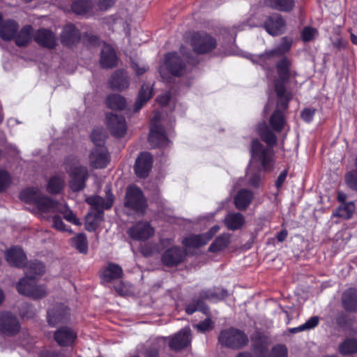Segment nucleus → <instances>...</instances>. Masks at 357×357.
I'll list each match as a JSON object with an SVG mask.
<instances>
[{
    "label": "nucleus",
    "instance_id": "f257e3e1",
    "mask_svg": "<svg viewBox=\"0 0 357 357\" xmlns=\"http://www.w3.org/2000/svg\"><path fill=\"white\" fill-rule=\"evenodd\" d=\"M20 199L26 203L33 205L32 211L40 218H45L49 213L59 212L69 222L80 225L79 220L66 204L54 202L41 193L36 188H29L21 192Z\"/></svg>",
    "mask_w": 357,
    "mask_h": 357
},
{
    "label": "nucleus",
    "instance_id": "f03ea898",
    "mask_svg": "<svg viewBox=\"0 0 357 357\" xmlns=\"http://www.w3.org/2000/svg\"><path fill=\"white\" fill-rule=\"evenodd\" d=\"M250 152L251 159L246 177L250 185L258 187L261 178L260 174L253 172L252 168L254 165L260 164L261 170L271 171L274 164V155L271 147H264L257 139L252 141Z\"/></svg>",
    "mask_w": 357,
    "mask_h": 357
},
{
    "label": "nucleus",
    "instance_id": "7ed1b4c3",
    "mask_svg": "<svg viewBox=\"0 0 357 357\" xmlns=\"http://www.w3.org/2000/svg\"><path fill=\"white\" fill-rule=\"evenodd\" d=\"M45 271L43 264L38 261L29 263L25 267V277L20 280L17 289L20 294L37 299L45 296L47 291L44 286L36 285L35 278Z\"/></svg>",
    "mask_w": 357,
    "mask_h": 357
},
{
    "label": "nucleus",
    "instance_id": "20e7f679",
    "mask_svg": "<svg viewBox=\"0 0 357 357\" xmlns=\"http://www.w3.org/2000/svg\"><path fill=\"white\" fill-rule=\"evenodd\" d=\"M114 199L110 193V189L107 191L106 199L99 196H92L86 199V202L91 205V210L86 217V229L94 231L100 224L103 218V211L112 207Z\"/></svg>",
    "mask_w": 357,
    "mask_h": 357
},
{
    "label": "nucleus",
    "instance_id": "39448f33",
    "mask_svg": "<svg viewBox=\"0 0 357 357\" xmlns=\"http://www.w3.org/2000/svg\"><path fill=\"white\" fill-rule=\"evenodd\" d=\"M290 47V42L286 38H283L277 47L266 51L261 54L254 55L252 56L251 60L253 63H257L265 68L266 66L272 64L275 58L280 57L287 52Z\"/></svg>",
    "mask_w": 357,
    "mask_h": 357
},
{
    "label": "nucleus",
    "instance_id": "423d86ee",
    "mask_svg": "<svg viewBox=\"0 0 357 357\" xmlns=\"http://www.w3.org/2000/svg\"><path fill=\"white\" fill-rule=\"evenodd\" d=\"M219 341L222 345L237 349L247 344L248 337L241 331L231 328L220 333Z\"/></svg>",
    "mask_w": 357,
    "mask_h": 357
},
{
    "label": "nucleus",
    "instance_id": "0eeeda50",
    "mask_svg": "<svg viewBox=\"0 0 357 357\" xmlns=\"http://www.w3.org/2000/svg\"><path fill=\"white\" fill-rule=\"evenodd\" d=\"M125 205L128 208L143 213L146 203L141 190L135 186H130L126 192Z\"/></svg>",
    "mask_w": 357,
    "mask_h": 357
},
{
    "label": "nucleus",
    "instance_id": "6e6552de",
    "mask_svg": "<svg viewBox=\"0 0 357 357\" xmlns=\"http://www.w3.org/2000/svg\"><path fill=\"white\" fill-rule=\"evenodd\" d=\"M158 118L155 116L151 120V128L149 139L152 146H166L168 145L169 141L167 139L163 128L158 126Z\"/></svg>",
    "mask_w": 357,
    "mask_h": 357
},
{
    "label": "nucleus",
    "instance_id": "1a4fd4ad",
    "mask_svg": "<svg viewBox=\"0 0 357 357\" xmlns=\"http://www.w3.org/2000/svg\"><path fill=\"white\" fill-rule=\"evenodd\" d=\"M129 236L137 241H146L153 236L154 229L148 222H139L128 231Z\"/></svg>",
    "mask_w": 357,
    "mask_h": 357
},
{
    "label": "nucleus",
    "instance_id": "9d476101",
    "mask_svg": "<svg viewBox=\"0 0 357 357\" xmlns=\"http://www.w3.org/2000/svg\"><path fill=\"white\" fill-rule=\"evenodd\" d=\"M20 330V324L15 317L10 312H4L0 314V333L11 335Z\"/></svg>",
    "mask_w": 357,
    "mask_h": 357
},
{
    "label": "nucleus",
    "instance_id": "9b49d317",
    "mask_svg": "<svg viewBox=\"0 0 357 357\" xmlns=\"http://www.w3.org/2000/svg\"><path fill=\"white\" fill-rule=\"evenodd\" d=\"M220 227L215 225L205 234L190 235L183 241V244L189 248H197L206 244L219 231Z\"/></svg>",
    "mask_w": 357,
    "mask_h": 357
},
{
    "label": "nucleus",
    "instance_id": "f8f14e48",
    "mask_svg": "<svg viewBox=\"0 0 357 357\" xmlns=\"http://www.w3.org/2000/svg\"><path fill=\"white\" fill-rule=\"evenodd\" d=\"M70 176V186L73 191H79L84 188L87 178V169L84 167L74 166L68 169Z\"/></svg>",
    "mask_w": 357,
    "mask_h": 357
},
{
    "label": "nucleus",
    "instance_id": "ddd939ff",
    "mask_svg": "<svg viewBox=\"0 0 357 357\" xmlns=\"http://www.w3.org/2000/svg\"><path fill=\"white\" fill-rule=\"evenodd\" d=\"M192 43L195 51L199 54L206 53L215 47V40L206 34H195Z\"/></svg>",
    "mask_w": 357,
    "mask_h": 357
},
{
    "label": "nucleus",
    "instance_id": "4468645a",
    "mask_svg": "<svg viewBox=\"0 0 357 357\" xmlns=\"http://www.w3.org/2000/svg\"><path fill=\"white\" fill-rule=\"evenodd\" d=\"M191 342V331L189 327H185L173 336L169 341V347L175 351L188 347Z\"/></svg>",
    "mask_w": 357,
    "mask_h": 357
},
{
    "label": "nucleus",
    "instance_id": "2eb2a0df",
    "mask_svg": "<svg viewBox=\"0 0 357 357\" xmlns=\"http://www.w3.org/2000/svg\"><path fill=\"white\" fill-rule=\"evenodd\" d=\"M107 124L112 133L117 137H123L126 132L125 119L116 114H108L106 117Z\"/></svg>",
    "mask_w": 357,
    "mask_h": 357
},
{
    "label": "nucleus",
    "instance_id": "dca6fc26",
    "mask_svg": "<svg viewBox=\"0 0 357 357\" xmlns=\"http://www.w3.org/2000/svg\"><path fill=\"white\" fill-rule=\"evenodd\" d=\"M266 31L271 36H278L285 30V21L278 14L270 16L264 22Z\"/></svg>",
    "mask_w": 357,
    "mask_h": 357
},
{
    "label": "nucleus",
    "instance_id": "f3484780",
    "mask_svg": "<svg viewBox=\"0 0 357 357\" xmlns=\"http://www.w3.org/2000/svg\"><path fill=\"white\" fill-rule=\"evenodd\" d=\"M69 310L65 305L60 304L54 306L47 312L48 323L51 326L63 323L69 318Z\"/></svg>",
    "mask_w": 357,
    "mask_h": 357
},
{
    "label": "nucleus",
    "instance_id": "a211bd4d",
    "mask_svg": "<svg viewBox=\"0 0 357 357\" xmlns=\"http://www.w3.org/2000/svg\"><path fill=\"white\" fill-rule=\"evenodd\" d=\"M185 252L178 247H172L167 249L162 256V261L164 264L172 266L183 261Z\"/></svg>",
    "mask_w": 357,
    "mask_h": 357
},
{
    "label": "nucleus",
    "instance_id": "6ab92c4d",
    "mask_svg": "<svg viewBox=\"0 0 357 357\" xmlns=\"http://www.w3.org/2000/svg\"><path fill=\"white\" fill-rule=\"evenodd\" d=\"M165 67L173 75L181 76L184 72V66L176 53L166 55Z\"/></svg>",
    "mask_w": 357,
    "mask_h": 357
},
{
    "label": "nucleus",
    "instance_id": "aec40b11",
    "mask_svg": "<svg viewBox=\"0 0 357 357\" xmlns=\"http://www.w3.org/2000/svg\"><path fill=\"white\" fill-rule=\"evenodd\" d=\"M151 155L147 152L141 153L135 162V171L136 174L142 178L146 177L151 168Z\"/></svg>",
    "mask_w": 357,
    "mask_h": 357
},
{
    "label": "nucleus",
    "instance_id": "412c9836",
    "mask_svg": "<svg viewBox=\"0 0 357 357\" xmlns=\"http://www.w3.org/2000/svg\"><path fill=\"white\" fill-rule=\"evenodd\" d=\"M77 333L68 327H61L54 333V340L60 346L71 345L77 338Z\"/></svg>",
    "mask_w": 357,
    "mask_h": 357
},
{
    "label": "nucleus",
    "instance_id": "4be33fe9",
    "mask_svg": "<svg viewBox=\"0 0 357 357\" xmlns=\"http://www.w3.org/2000/svg\"><path fill=\"white\" fill-rule=\"evenodd\" d=\"M91 165L93 168H104L109 162L108 153L104 147H96L89 156Z\"/></svg>",
    "mask_w": 357,
    "mask_h": 357
},
{
    "label": "nucleus",
    "instance_id": "5701e85b",
    "mask_svg": "<svg viewBox=\"0 0 357 357\" xmlns=\"http://www.w3.org/2000/svg\"><path fill=\"white\" fill-rule=\"evenodd\" d=\"M7 262L13 266H22L26 260L23 250L17 247H13L6 252Z\"/></svg>",
    "mask_w": 357,
    "mask_h": 357
},
{
    "label": "nucleus",
    "instance_id": "b1692460",
    "mask_svg": "<svg viewBox=\"0 0 357 357\" xmlns=\"http://www.w3.org/2000/svg\"><path fill=\"white\" fill-rule=\"evenodd\" d=\"M123 275V271L119 265L109 263L101 271L100 275L105 282H110L114 280L121 278Z\"/></svg>",
    "mask_w": 357,
    "mask_h": 357
},
{
    "label": "nucleus",
    "instance_id": "393cba45",
    "mask_svg": "<svg viewBox=\"0 0 357 357\" xmlns=\"http://www.w3.org/2000/svg\"><path fill=\"white\" fill-rule=\"evenodd\" d=\"M117 57L113 48L104 44L100 56V64L103 68H112L116 65Z\"/></svg>",
    "mask_w": 357,
    "mask_h": 357
},
{
    "label": "nucleus",
    "instance_id": "a878e982",
    "mask_svg": "<svg viewBox=\"0 0 357 357\" xmlns=\"http://www.w3.org/2000/svg\"><path fill=\"white\" fill-rule=\"evenodd\" d=\"M80 33L78 29L73 24L66 25L63 30L61 40L65 45H72L79 40Z\"/></svg>",
    "mask_w": 357,
    "mask_h": 357
},
{
    "label": "nucleus",
    "instance_id": "bb28decb",
    "mask_svg": "<svg viewBox=\"0 0 357 357\" xmlns=\"http://www.w3.org/2000/svg\"><path fill=\"white\" fill-rule=\"evenodd\" d=\"M344 309L349 312H357V289L350 288L346 290L342 298Z\"/></svg>",
    "mask_w": 357,
    "mask_h": 357
},
{
    "label": "nucleus",
    "instance_id": "cd10ccee",
    "mask_svg": "<svg viewBox=\"0 0 357 357\" xmlns=\"http://www.w3.org/2000/svg\"><path fill=\"white\" fill-rule=\"evenodd\" d=\"M35 40L39 45L49 48H52L56 45L54 34L47 29L39 30L35 36Z\"/></svg>",
    "mask_w": 357,
    "mask_h": 357
},
{
    "label": "nucleus",
    "instance_id": "c85d7f7f",
    "mask_svg": "<svg viewBox=\"0 0 357 357\" xmlns=\"http://www.w3.org/2000/svg\"><path fill=\"white\" fill-rule=\"evenodd\" d=\"M18 29L17 24L13 20H7L0 25V37L4 40L14 38Z\"/></svg>",
    "mask_w": 357,
    "mask_h": 357
},
{
    "label": "nucleus",
    "instance_id": "c756f323",
    "mask_svg": "<svg viewBox=\"0 0 357 357\" xmlns=\"http://www.w3.org/2000/svg\"><path fill=\"white\" fill-rule=\"evenodd\" d=\"M253 194L248 190H241L234 197L236 207L239 210L245 209L251 203Z\"/></svg>",
    "mask_w": 357,
    "mask_h": 357
},
{
    "label": "nucleus",
    "instance_id": "7c9ffc66",
    "mask_svg": "<svg viewBox=\"0 0 357 357\" xmlns=\"http://www.w3.org/2000/svg\"><path fill=\"white\" fill-rule=\"evenodd\" d=\"M128 75L123 70L117 71L110 81L111 86L116 90H123L128 88Z\"/></svg>",
    "mask_w": 357,
    "mask_h": 357
},
{
    "label": "nucleus",
    "instance_id": "2f4dec72",
    "mask_svg": "<svg viewBox=\"0 0 357 357\" xmlns=\"http://www.w3.org/2000/svg\"><path fill=\"white\" fill-rule=\"evenodd\" d=\"M244 222V217L239 213H229L225 218V223L226 226L231 230H236L241 228Z\"/></svg>",
    "mask_w": 357,
    "mask_h": 357
},
{
    "label": "nucleus",
    "instance_id": "473e14b6",
    "mask_svg": "<svg viewBox=\"0 0 357 357\" xmlns=\"http://www.w3.org/2000/svg\"><path fill=\"white\" fill-rule=\"evenodd\" d=\"M152 96V86L149 84L142 85L137 100L135 104V110H139L144 104L148 101Z\"/></svg>",
    "mask_w": 357,
    "mask_h": 357
},
{
    "label": "nucleus",
    "instance_id": "72a5a7b5",
    "mask_svg": "<svg viewBox=\"0 0 357 357\" xmlns=\"http://www.w3.org/2000/svg\"><path fill=\"white\" fill-rule=\"evenodd\" d=\"M70 243L72 247L79 252L86 254L88 252V241L86 236L83 234H78L70 239Z\"/></svg>",
    "mask_w": 357,
    "mask_h": 357
},
{
    "label": "nucleus",
    "instance_id": "f704fd0d",
    "mask_svg": "<svg viewBox=\"0 0 357 357\" xmlns=\"http://www.w3.org/2000/svg\"><path fill=\"white\" fill-rule=\"evenodd\" d=\"M230 242V235L223 234L217 237L209 247V251L218 252L227 247Z\"/></svg>",
    "mask_w": 357,
    "mask_h": 357
},
{
    "label": "nucleus",
    "instance_id": "c9c22d12",
    "mask_svg": "<svg viewBox=\"0 0 357 357\" xmlns=\"http://www.w3.org/2000/svg\"><path fill=\"white\" fill-rule=\"evenodd\" d=\"M339 351L344 356L357 353V340L354 338L345 339L340 344Z\"/></svg>",
    "mask_w": 357,
    "mask_h": 357
},
{
    "label": "nucleus",
    "instance_id": "e433bc0d",
    "mask_svg": "<svg viewBox=\"0 0 357 357\" xmlns=\"http://www.w3.org/2000/svg\"><path fill=\"white\" fill-rule=\"evenodd\" d=\"M355 206L352 202L342 203L333 213L334 216L349 219L354 212Z\"/></svg>",
    "mask_w": 357,
    "mask_h": 357
},
{
    "label": "nucleus",
    "instance_id": "4c0bfd02",
    "mask_svg": "<svg viewBox=\"0 0 357 357\" xmlns=\"http://www.w3.org/2000/svg\"><path fill=\"white\" fill-rule=\"evenodd\" d=\"M266 4L280 11H290L294 6L293 0H266Z\"/></svg>",
    "mask_w": 357,
    "mask_h": 357
},
{
    "label": "nucleus",
    "instance_id": "58836bf2",
    "mask_svg": "<svg viewBox=\"0 0 357 357\" xmlns=\"http://www.w3.org/2000/svg\"><path fill=\"white\" fill-rule=\"evenodd\" d=\"M33 29L31 26H24L20 33L15 36V43L18 46L26 45L31 40Z\"/></svg>",
    "mask_w": 357,
    "mask_h": 357
},
{
    "label": "nucleus",
    "instance_id": "ea45409f",
    "mask_svg": "<svg viewBox=\"0 0 357 357\" xmlns=\"http://www.w3.org/2000/svg\"><path fill=\"white\" fill-rule=\"evenodd\" d=\"M64 184V178L61 176H55L48 182L47 190L50 193L56 194L61 191Z\"/></svg>",
    "mask_w": 357,
    "mask_h": 357
},
{
    "label": "nucleus",
    "instance_id": "a19ab883",
    "mask_svg": "<svg viewBox=\"0 0 357 357\" xmlns=\"http://www.w3.org/2000/svg\"><path fill=\"white\" fill-rule=\"evenodd\" d=\"M106 104L112 109H122L126 105V100L120 95L114 94L107 97Z\"/></svg>",
    "mask_w": 357,
    "mask_h": 357
},
{
    "label": "nucleus",
    "instance_id": "79ce46f5",
    "mask_svg": "<svg viewBox=\"0 0 357 357\" xmlns=\"http://www.w3.org/2000/svg\"><path fill=\"white\" fill-rule=\"evenodd\" d=\"M259 134L262 139L266 142L269 146L273 145L276 142L275 135L269 130L268 128L265 123L259 125L258 126Z\"/></svg>",
    "mask_w": 357,
    "mask_h": 357
},
{
    "label": "nucleus",
    "instance_id": "37998d69",
    "mask_svg": "<svg viewBox=\"0 0 357 357\" xmlns=\"http://www.w3.org/2000/svg\"><path fill=\"white\" fill-rule=\"evenodd\" d=\"M291 63L286 57H284L280 60L277 64V71L279 77L282 80H285L288 78L289 75V68Z\"/></svg>",
    "mask_w": 357,
    "mask_h": 357
},
{
    "label": "nucleus",
    "instance_id": "c03bdc74",
    "mask_svg": "<svg viewBox=\"0 0 357 357\" xmlns=\"http://www.w3.org/2000/svg\"><path fill=\"white\" fill-rule=\"evenodd\" d=\"M284 119L283 114L276 110L271 116L270 124L275 131H280L284 126Z\"/></svg>",
    "mask_w": 357,
    "mask_h": 357
},
{
    "label": "nucleus",
    "instance_id": "a18cd8bd",
    "mask_svg": "<svg viewBox=\"0 0 357 357\" xmlns=\"http://www.w3.org/2000/svg\"><path fill=\"white\" fill-rule=\"evenodd\" d=\"M91 1L89 0H80L75 1L72 6L73 13L77 15H83L87 13L91 8Z\"/></svg>",
    "mask_w": 357,
    "mask_h": 357
},
{
    "label": "nucleus",
    "instance_id": "49530a36",
    "mask_svg": "<svg viewBox=\"0 0 357 357\" xmlns=\"http://www.w3.org/2000/svg\"><path fill=\"white\" fill-rule=\"evenodd\" d=\"M319 318L317 316H314L309 319L305 324L301 325L298 327L293 328L290 329L291 333H297L304 330H310L315 326H317L319 324Z\"/></svg>",
    "mask_w": 357,
    "mask_h": 357
},
{
    "label": "nucleus",
    "instance_id": "de8ad7c7",
    "mask_svg": "<svg viewBox=\"0 0 357 357\" xmlns=\"http://www.w3.org/2000/svg\"><path fill=\"white\" fill-rule=\"evenodd\" d=\"M275 91L277 92L279 100L278 106L281 107L284 109H287L288 106V102L290 99L289 94L284 93L283 86H275Z\"/></svg>",
    "mask_w": 357,
    "mask_h": 357
},
{
    "label": "nucleus",
    "instance_id": "09e8293b",
    "mask_svg": "<svg viewBox=\"0 0 357 357\" xmlns=\"http://www.w3.org/2000/svg\"><path fill=\"white\" fill-rule=\"evenodd\" d=\"M105 134L102 129H96L91 134V139L97 147H103L102 145L104 143Z\"/></svg>",
    "mask_w": 357,
    "mask_h": 357
},
{
    "label": "nucleus",
    "instance_id": "8fccbe9b",
    "mask_svg": "<svg viewBox=\"0 0 357 357\" xmlns=\"http://www.w3.org/2000/svg\"><path fill=\"white\" fill-rule=\"evenodd\" d=\"M317 36V29L311 26L305 27L301 34L302 39L305 42H308L313 40Z\"/></svg>",
    "mask_w": 357,
    "mask_h": 357
},
{
    "label": "nucleus",
    "instance_id": "3c124183",
    "mask_svg": "<svg viewBox=\"0 0 357 357\" xmlns=\"http://www.w3.org/2000/svg\"><path fill=\"white\" fill-rule=\"evenodd\" d=\"M287 349L282 344H278L273 347L270 354V357H287Z\"/></svg>",
    "mask_w": 357,
    "mask_h": 357
},
{
    "label": "nucleus",
    "instance_id": "603ef678",
    "mask_svg": "<svg viewBox=\"0 0 357 357\" xmlns=\"http://www.w3.org/2000/svg\"><path fill=\"white\" fill-rule=\"evenodd\" d=\"M11 182L10 176L6 171L0 169V192L6 190Z\"/></svg>",
    "mask_w": 357,
    "mask_h": 357
},
{
    "label": "nucleus",
    "instance_id": "864d4df0",
    "mask_svg": "<svg viewBox=\"0 0 357 357\" xmlns=\"http://www.w3.org/2000/svg\"><path fill=\"white\" fill-rule=\"evenodd\" d=\"M345 181L348 186L357 190V172H351L346 174Z\"/></svg>",
    "mask_w": 357,
    "mask_h": 357
},
{
    "label": "nucleus",
    "instance_id": "5fc2aeb1",
    "mask_svg": "<svg viewBox=\"0 0 357 357\" xmlns=\"http://www.w3.org/2000/svg\"><path fill=\"white\" fill-rule=\"evenodd\" d=\"M53 227L61 231H68L72 233V230L67 228L63 220L59 215H54L53 218Z\"/></svg>",
    "mask_w": 357,
    "mask_h": 357
},
{
    "label": "nucleus",
    "instance_id": "6e6d98bb",
    "mask_svg": "<svg viewBox=\"0 0 357 357\" xmlns=\"http://www.w3.org/2000/svg\"><path fill=\"white\" fill-rule=\"evenodd\" d=\"M195 327L201 332H206L212 328V323L210 319H207L200 324H195Z\"/></svg>",
    "mask_w": 357,
    "mask_h": 357
},
{
    "label": "nucleus",
    "instance_id": "4d7b16f0",
    "mask_svg": "<svg viewBox=\"0 0 357 357\" xmlns=\"http://www.w3.org/2000/svg\"><path fill=\"white\" fill-rule=\"evenodd\" d=\"M314 113L315 109H305L301 112V117L305 121L310 122L312 120Z\"/></svg>",
    "mask_w": 357,
    "mask_h": 357
},
{
    "label": "nucleus",
    "instance_id": "13d9d810",
    "mask_svg": "<svg viewBox=\"0 0 357 357\" xmlns=\"http://www.w3.org/2000/svg\"><path fill=\"white\" fill-rule=\"evenodd\" d=\"M202 302L199 301L197 303L196 306H195L194 305H191V304L188 305L186 307V312L188 314H192L194 312H195L197 310H202Z\"/></svg>",
    "mask_w": 357,
    "mask_h": 357
},
{
    "label": "nucleus",
    "instance_id": "bf43d9fd",
    "mask_svg": "<svg viewBox=\"0 0 357 357\" xmlns=\"http://www.w3.org/2000/svg\"><path fill=\"white\" fill-rule=\"evenodd\" d=\"M115 2V0H99V6L102 10H107L111 7Z\"/></svg>",
    "mask_w": 357,
    "mask_h": 357
},
{
    "label": "nucleus",
    "instance_id": "052dcab7",
    "mask_svg": "<svg viewBox=\"0 0 357 357\" xmlns=\"http://www.w3.org/2000/svg\"><path fill=\"white\" fill-rule=\"evenodd\" d=\"M170 100L169 93H165L157 98V101L161 105H165Z\"/></svg>",
    "mask_w": 357,
    "mask_h": 357
},
{
    "label": "nucleus",
    "instance_id": "680f3d73",
    "mask_svg": "<svg viewBox=\"0 0 357 357\" xmlns=\"http://www.w3.org/2000/svg\"><path fill=\"white\" fill-rule=\"evenodd\" d=\"M287 175V172L285 170L282 172L280 174V175L278 176V177L276 180V182H275V185L278 188H279L282 186L284 180L286 179Z\"/></svg>",
    "mask_w": 357,
    "mask_h": 357
},
{
    "label": "nucleus",
    "instance_id": "e2e57ef3",
    "mask_svg": "<svg viewBox=\"0 0 357 357\" xmlns=\"http://www.w3.org/2000/svg\"><path fill=\"white\" fill-rule=\"evenodd\" d=\"M132 68L138 75H140L147 70L148 67L145 66H140L138 63H133Z\"/></svg>",
    "mask_w": 357,
    "mask_h": 357
},
{
    "label": "nucleus",
    "instance_id": "0e129e2a",
    "mask_svg": "<svg viewBox=\"0 0 357 357\" xmlns=\"http://www.w3.org/2000/svg\"><path fill=\"white\" fill-rule=\"evenodd\" d=\"M287 236V232L286 231H282L278 234L277 239L278 241L282 242L286 238Z\"/></svg>",
    "mask_w": 357,
    "mask_h": 357
},
{
    "label": "nucleus",
    "instance_id": "69168bd1",
    "mask_svg": "<svg viewBox=\"0 0 357 357\" xmlns=\"http://www.w3.org/2000/svg\"><path fill=\"white\" fill-rule=\"evenodd\" d=\"M142 252L143 255L149 256V255H151L154 254L155 252H158V250L154 248L153 250L149 251V250H148L147 248H142Z\"/></svg>",
    "mask_w": 357,
    "mask_h": 357
},
{
    "label": "nucleus",
    "instance_id": "338daca9",
    "mask_svg": "<svg viewBox=\"0 0 357 357\" xmlns=\"http://www.w3.org/2000/svg\"><path fill=\"white\" fill-rule=\"evenodd\" d=\"M160 244L162 248H166L172 245V241L170 239H162L160 241Z\"/></svg>",
    "mask_w": 357,
    "mask_h": 357
},
{
    "label": "nucleus",
    "instance_id": "774afa93",
    "mask_svg": "<svg viewBox=\"0 0 357 357\" xmlns=\"http://www.w3.org/2000/svg\"><path fill=\"white\" fill-rule=\"evenodd\" d=\"M43 357H63V356L61 354L58 353H48Z\"/></svg>",
    "mask_w": 357,
    "mask_h": 357
}]
</instances>
